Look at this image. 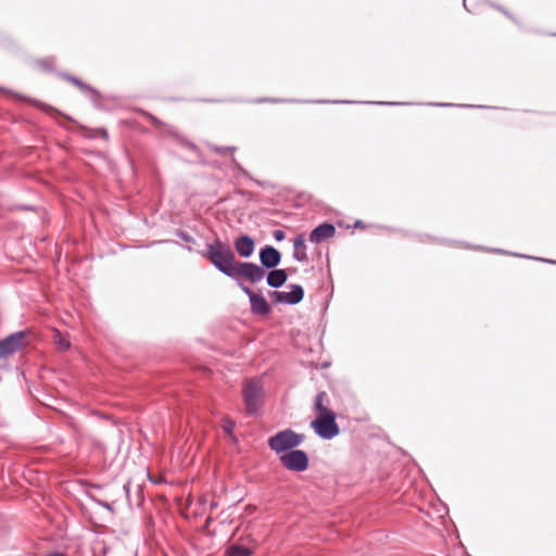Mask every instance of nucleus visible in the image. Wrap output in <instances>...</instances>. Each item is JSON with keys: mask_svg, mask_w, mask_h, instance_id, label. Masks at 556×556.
<instances>
[{"mask_svg": "<svg viewBox=\"0 0 556 556\" xmlns=\"http://www.w3.org/2000/svg\"><path fill=\"white\" fill-rule=\"evenodd\" d=\"M199 253L203 258L208 260L219 273L237 283L241 281L240 278H244L251 283H257L264 279L265 271L257 264L238 262L230 245L218 238Z\"/></svg>", "mask_w": 556, "mask_h": 556, "instance_id": "1", "label": "nucleus"}, {"mask_svg": "<svg viewBox=\"0 0 556 556\" xmlns=\"http://www.w3.org/2000/svg\"><path fill=\"white\" fill-rule=\"evenodd\" d=\"M325 400H327V393L325 391L316 394L314 401L316 418L312 420L311 428L318 438L328 441L340 433V428L337 424L336 413L324 404Z\"/></svg>", "mask_w": 556, "mask_h": 556, "instance_id": "2", "label": "nucleus"}, {"mask_svg": "<svg viewBox=\"0 0 556 556\" xmlns=\"http://www.w3.org/2000/svg\"><path fill=\"white\" fill-rule=\"evenodd\" d=\"M305 440V434L298 433L288 428L278 431L276 434L268 438V447L278 456L291 450H296Z\"/></svg>", "mask_w": 556, "mask_h": 556, "instance_id": "3", "label": "nucleus"}, {"mask_svg": "<svg viewBox=\"0 0 556 556\" xmlns=\"http://www.w3.org/2000/svg\"><path fill=\"white\" fill-rule=\"evenodd\" d=\"M263 384L258 379H250L244 382L242 397L247 414L255 415L263 405Z\"/></svg>", "mask_w": 556, "mask_h": 556, "instance_id": "4", "label": "nucleus"}, {"mask_svg": "<svg viewBox=\"0 0 556 556\" xmlns=\"http://www.w3.org/2000/svg\"><path fill=\"white\" fill-rule=\"evenodd\" d=\"M278 458L286 469L293 472H303L307 470L309 466V457L307 453L299 448L281 454Z\"/></svg>", "mask_w": 556, "mask_h": 556, "instance_id": "5", "label": "nucleus"}, {"mask_svg": "<svg viewBox=\"0 0 556 556\" xmlns=\"http://www.w3.org/2000/svg\"><path fill=\"white\" fill-rule=\"evenodd\" d=\"M240 290L249 298L250 309L253 315L266 316L270 313L271 307L266 299L261 294L254 292L249 286L242 281H238Z\"/></svg>", "mask_w": 556, "mask_h": 556, "instance_id": "6", "label": "nucleus"}, {"mask_svg": "<svg viewBox=\"0 0 556 556\" xmlns=\"http://www.w3.org/2000/svg\"><path fill=\"white\" fill-rule=\"evenodd\" d=\"M290 292L269 291L268 296L276 304L296 305L304 298V289L300 285L292 283L289 286Z\"/></svg>", "mask_w": 556, "mask_h": 556, "instance_id": "7", "label": "nucleus"}, {"mask_svg": "<svg viewBox=\"0 0 556 556\" xmlns=\"http://www.w3.org/2000/svg\"><path fill=\"white\" fill-rule=\"evenodd\" d=\"M26 337L27 331L20 330L0 340V359L5 358L14 354L15 352L20 351L23 346V341Z\"/></svg>", "mask_w": 556, "mask_h": 556, "instance_id": "8", "label": "nucleus"}, {"mask_svg": "<svg viewBox=\"0 0 556 556\" xmlns=\"http://www.w3.org/2000/svg\"><path fill=\"white\" fill-rule=\"evenodd\" d=\"M258 257L261 263L258 267L266 271V269L276 268L280 264L282 255L278 249L267 244L260 249Z\"/></svg>", "mask_w": 556, "mask_h": 556, "instance_id": "9", "label": "nucleus"}, {"mask_svg": "<svg viewBox=\"0 0 556 556\" xmlns=\"http://www.w3.org/2000/svg\"><path fill=\"white\" fill-rule=\"evenodd\" d=\"M60 76L62 78H64L65 80L74 84L75 86H77L80 89L81 92L89 96V98L92 101V104L96 109H98V110L102 109V105L100 102L101 94L97 89H94L92 86L84 83L81 79H79L78 77L73 76L71 74L60 73Z\"/></svg>", "mask_w": 556, "mask_h": 556, "instance_id": "10", "label": "nucleus"}, {"mask_svg": "<svg viewBox=\"0 0 556 556\" xmlns=\"http://www.w3.org/2000/svg\"><path fill=\"white\" fill-rule=\"evenodd\" d=\"M256 248L255 239L247 233H240L233 239L235 252L242 258H250Z\"/></svg>", "mask_w": 556, "mask_h": 556, "instance_id": "11", "label": "nucleus"}, {"mask_svg": "<svg viewBox=\"0 0 556 556\" xmlns=\"http://www.w3.org/2000/svg\"><path fill=\"white\" fill-rule=\"evenodd\" d=\"M336 235V227L329 222H325L316 226L308 235V240L312 243H320L325 240L333 238Z\"/></svg>", "mask_w": 556, "mask_h": 556, "instance_id": "12", "label": "nucleus"}, {"mask_svg": "<svg viewBox=\"0 0 556 556\" xmlns=\"http://www.w3.org/2000/svg\"><path fill=\"white\" fill-rule=\"evenodd\" d=\"M266 282L270 288L278 289L282 287L288 280V274L286 269L282 268H274L269 269L268 273L265 271Z\"/></svg>", "mask_w": 556, "mask_h": 556, "instance_id": "13", "label": "nucleus"}, {"mask_svg": "<svg viewBox=\"0 0 556 556\" xmlns=\"http://www.w3.org/2000/svg\"><path fill=\"white\" fill-rule=\"evenodd\" d=\"M293 258L298 262H306V245L304 235H299L293 239Z\"/></svg>", "mask_w": 556, "mask_h": 556, "instance_id": "14", "label": "nucleus"}, {"mask_svg": "<svg viewBox=\"0 0 556 556\" xmlns=\"http://www.w3.org/2000/svg\"><path fill=\"white\" fill-rule=\"evenodd\" d=\"M312 102L313 103H344V104L355 103L354 101H349V100H333V101L314 100ZM363 103L364 104H375V105H404V104H407L406 102H388V101H365Z\"/></svg>", "mask_w": 556, "mask_h": 556, "instance_id": "15", "label": "nucleus"}, {"mask_svg": "<svg viewBox=\"0 0 556 556\" xmlns=\"http://www.w3.org/2000/svg\"><path fill=\"white\" fill-rule=\"evenodd\" d=\"M253 549L240 544H231L227 547L225 556H251Z\"/></svg>", "mask_w": 556, "mask_h": 556, "instance_id": "16", "label": "nucleus"}, {"mask_svg": "<svg viewBox=\"0 0 556 556\" xmlns=\"http://www.w3.org/2000/svg\"><path fill=\"white\" fill-rule=\"evenodd\" d=\"M491 7L496 9L497 11L502 12L505 16H507L509 20H511L517 25H520L519 20L511 12H509L507 9H505L504 7H502L500 4H496V3H493V2L491 3Z\"/></svg>", "mask_w": 556, "mask_h": 556, "instance_id": "17", "label": "nucleus"}, {"mask_svg": "<svg viewBox=\"0 0 556 556\" xmlns=\"http://www.w3.org/2000/svg\"><path fill=\"white\" fill-rule=\"evenodd\" d=\"M174 233L186 243H195V239L185 230L175 229Z\"/></svg>", "mask_w": 556, "mask_h": 556, "instance_id": "18", "label": "nucleus"}, {"mask_svg": "<svg viewBox=\"0 0 556 556\" xmlns=\"http://www.w3.org/2000/svg\"><path fill=\"white\" fill-rule=\"evenodd\" d=\"M37 64L43 71L50 72V71H53L54 59L53 58L41 59V60L37 61Z\"/></svg>", "mask_w": 556, "mask_h": 556, "instance_id": "19", "label": "nucleus"}, {"mask_svg": "<svg viewBox=\"0 0 556 556\" xmlns=\"http://www.w3.org/2000/svg\"><path fill=\"white\" fill-rule=\"evenodd\" d=\"M210 148L213 152H215L216 154L222 155V156L226 155L228 152H233L237 149L236 147H232V146L231 147H220V146H215V144L211 146Z\"/></svg>", "mask_w": 556, "mask_h": 556, "instance_id": "20", "label": "nucleus"}, {"mask_svg": "<svg viewBox=\"0 0 556 556\" xmlns=\"http://www.w3.org/2000/svg\"><path fill=\"white\" fill-rule=\"evenodd\" d=\"M235 426L236 424L233 420L226 418L223 422V430L225 431L226 434L232 435Z\"/></svg>", "mask_w": 556, "mask_h": 556, "instance_id": "21", "label": "nucleus"}, {"mask_svg": "<svg viewBox=\"0 0 556 556\" xmlns=\"http://www.w3.org/2000/svg\"><path fill=\"white\" fill-rule=\"evenodd\" d=\"M231 163H232L233 169H236L238 172V174H240L247 178H250L249 173L242 167V165L236 160L235 156L231 157Z\"/></svg>", "mask_w": 556, "mask_h": 556, "instance_id": "22", "label": "nucleus"}, {"mask_svg": "<svg viewBox=\"0 0 556 556\" xmlns=\"http://www.w3.org/2000/svg\"><path fill=\"white\" fill-rule=\"evenodd\" d=\"M286 100L277 99V98H262L257 99L255 102L263 103V102H271V103H278V102H285ZM288 102H300L299 100H287Z\"/></svg>", "mask_w": 556, "mask_h": 556, "instance_id": "23", "label": "nucleus"}, {"mask_svg": "<svg viewBox=\"0 0 556 556\" xmlns=\"http://www.w3.org/2000/svg\"><path fill=\"white\" fill-rule=\"evenodd\" d=\"M273 237L276 241H282L285 238H286V233L283 230L281 229H276L274 232H273Z\"/></svg>", "mask_w": 556, "mask_h": 556, "instance_id": "24", "label": "nucleus"}, {"mask_svg": "<svg viewBox=\"0 0 556 556\" xmlns=\"http://www.w3.org/2000/svg\"><path fill=\"white\" fill-rule=\"evenodd\" d=\"M92 500H93L98 505L102 506V507H103V508H105V509H109V510H112V509H113V508H112V504H110V503H108V502H105V501L97 500V498H93V497H92Z\"/></svg>", "mask_w": 556, "mask_h": 556, "instance_id": "25", "label": "nucleus"}, {"mask_svg": "<svg viewBox=\"0 0 556 556\" xmlns=\"http://www.w3.org/2000/svg\"><path fill=\"white\" fill-rule=\"evenodd\" d=\"M516 256H520V257H526V258H532L531 256L529 255H525V254H515ZM534 260H539V261H542V262H545V263H552V264H556V261H552V260H548V258H539V257H533Z\"/></svg>", "mask_w": 556, "mask_h": 556, "instance_id": "26", "label": "nucleus"}, {"mask_svg": "<svg viewBox=\"0 0 556 556\" xmlns=\"http://www.w3.org/2000/svg\"><path fill=\"white\" fill-rule=\"evenodd\" d=\"M59 346L61 350H67L70 348V342L66 339H60Z\"/></svg>", "mask_w": 556, "mask_h": 556, "instance_id": "27", "label": "nucleus"}, {"mask_svg": "<svg viewBox=\"0 0 556 556\" xmlns=\"http://www.w3.org/2000/svg\"><path fill=\"white\" fill-rule=\"evenodd\" d=\"M162 243H172V244H178L177 241L175 240H169V239H166V240H156V241H153L152 244H162Z\"/></svg>", "mask_w": 556, "mask_h": 556, "instance_id": "28", "label": "nucleus"}, {"mask_svg": "<svg viewBox=\"0 0 556 556\" xmlns=\"http://www.w3.org/2000/svg\"><path fill=\"white\" fill-rule=\"evenodd\" d=\"M429 104L432 105V106H442V108L454 106L455 105L453 103H443V102H433V103H429Z\"/></svg>", "mask_w": 556, "mask_h": 556, "instance_id": "29", "label": "nucleus"}, {"mask_svg": "<svg viewBox=\"0 0 556 556\" xmlns=\"http://www.w3.org/2000/svg\"><path fill=\"white\" fill-rule=\"evenodd\" d=\"M99 131H100L101 137H102L103 139H105V140H108V139H109V134H108V130H106V129L101 128V129H99Z\"/></svg>", "mask_w": 556, "mask_h": 556, "instance_id": "30", "label": "nucleus"}, {"mask_svg": "<svg viewBox=\"0 0 556 556\" xmlns=\"http://www.w3.org/2000/svg\"><path fill=\"white\" fill-rule=\"evenodd\" d=\"M354 227L356 228H364V223L362 220H356L354 224Z\"/></svg>", "mask_w": 556, "mask_h": 556, "instance_id": "31", "label": "nucleus"}, {"mask_svg": "<svg viewBox=\"0 0 556 556\" xmlns=\"http://www.w3.org/2000/svg\"><path fill=\"white\" fill-rule=\"evenodd\" d=\"M492 251H493V252H496V253H503V254H505V253H506V251L501 250V249H493Z\"/></svg>", "mask_w": 556, "mask_h": 556, "instance_id": "32", "label": "nucleus"}, {"mask_svg": "<svg viewBox=\"0 0 556 556\" xmlns=\"http://www.w3.org/2000/svg\"><path fill=\"white\" fill-rule=\"evenodd\" d=\"M463 4H464V8H465L468 12H470V10H469V9H468V7H467L466 0H464V1H463Z\"/></svg>", "mask_w": 556, "mask_h": 556, "instance_id": "33", "label": "nucleus"}, {"mask_svg": "<svg viewBox=\"0 0 556 556\" xmlns=\"http://www.w3.org/2000/svg\"><path fill=\"white\" fill-rule=\"evenodd\" d=\"M189 252H192V248L190 245L185 247Z\"/></svg>", "mask_w": 556, "mask_h": 556, "instance_id": "34", "label": "nucleus"}, {"mask_svg": "<svg viewBox=\"0 0 556 556\" xmlns=\"http://www.w3.org/2000/svg\"><path fill=\"white\" fill-rule=\"evenodd\" d=\"M124 489H125L126 493L128 494L129 493L128 485H124Z\"/></svg>", "mask_w": 556, "mask_h": 556, "instance_id": "35", "label": "nucleus"}, {"mask_svg": "<svg viewBox=\"0 0 556 556\" xmlns=\"http://www.w3.org/2000/svg\"><path fill=\"white\" fill-rule=\"evenodd\" d=\"M24 210H31L29 206H23Z\"/></svg>", "mask_w": 556, "mask_h": 556, "instance_id": "36", "label": "nucleus"}, {"mask_svg": "<svg viewBox=\"0 0 556 556\" xmlns=\"http://www.w3.org/2000/svg\"><path fill=\"white\" fill-rule=\"evenodd\" d=\"M462 106H463V108H466V106L471 108L472 105H466V104H463Z\"/></svg>", "mask_w": 556, "mask_h": 556, "instance_id": "37", "label": "nucleus"}]
</instances>
